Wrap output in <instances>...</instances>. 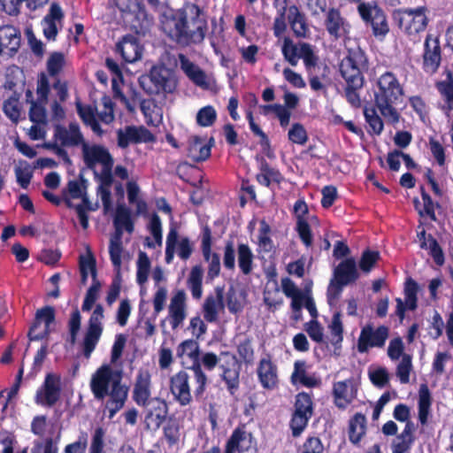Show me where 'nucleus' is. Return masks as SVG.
Returning <instances> with one entry per match:
<instances>
[{
	"label": "nucleus",
	"mask_w": 453,
	"mask_h": 453,
	"mask_svg": "<svg viewBox=\"0 0 453 453\" xmlns=\"http://www.w3.org/2000/svg\"><path fill=\"white\" fill-rule=\"evenodd\" d=\"M162 27L164 32L181 47L203 43L209 29L204 11L193 3L184 4Z\"/></svg>",
	"instance_id": "obj_1"
},
{
	"label": "nucleus",
	"mask_w": 453,
	"mask_h": 453,
	"mask_svg": "<svg viewBox=\"0 0 453 453\" xmlns=\"http://www.w3.org/2000/svg\"><path fill=\"white\" fill-rule=\"evenodd\" d=\"M122 373L113 370L110 365H104L99 367L92 375L90 388L98 400L109 396L105 409L109 411V418L123 408L128 393V388L121 383Z\"/></svg>",
	"instance_id": "obj_2"
},
{
	"label": "nucleus",
	"mask_w": 453,
	"mask_h": 453,
	"mask_svg": "<svg viewBox=\"0 0 453 453\" xmlns=\"http://www.w3.org/2000/svg\"><path fill=\"white\" fill-rule=\"evenodd\" d=\"M374 94L375 104L387 123L395 125L400 120L396 105L403 94L396 77L390 72L380 76Z\"/></svg>",
	"instance_id": "obj_3"
},
{
	"label": "nucleus",
	"mask_w": 453,
	"mask_h": 453,
	"mask_svg": "<svg viewBox=\"0 0 453 453\" xmlns=\"http://www.w3.org/2000/svg\"><path fill=\"white\" fill-rule=\"evenodd\" d=\"M366 65L365 53L359 49L349 50L340 65V72L347 83L345 96L348 102L354 107H359L361 100L357 90L363 87L362 70Z\"/></svg>",
	"instance_id": "obj_4"
},
{
	"label": "nucleus",
	"mask_w": 453,
	"mask_h": 453,
	"mask_svg": "<svg viewBox=\"0 0 453 453\" xmlns=\"http://www.w3.org/2000/svg\"><path fill=\"white\" fill-rule=\"evenodd\" d=\"M190 372L191 374L180 371L170 378V391L173 399L181 406H187L192 402L191 382H195L194 395L196 398L202 397L207 383V377L200 365H194Z\"/></svg>",
	"instance_id": "obj_5"
},
{
	"label": "nucleus",
	"mask_w": 453,
	"mask_h": 453,
	"mask_svg": "<svg viewBox=\"0 0 453 453\" xmlns=\"http://www.w3.org/2000/svg\"><path fill=\"white\" fill-rule=\"evenodd\" d=\"M50 93V82L47 75L41 73L37 78V101H30V139L42 140L45 138L49 129V120L46 113V104Z\"/></svg>",
	"instance_id": "obj_6"
},
{
	"label": "nucleus",
	"mask_w": 453,
	"mask_h": 453,
	"mask_svg": "<svg viewBox=\"0 0 453 453\" xmlns=\"http://www.w3.org/2000/svg\"><path fill=\"white\" fill-rule=\"evenodd\" d=\"M139 83L148 94L173 93L177 86L173 75L164 66L152 67L149 74L140 77Z\"/></svg>",
	"instance_id": "obj_7"
},
{
	"label": "nucleus",
	"mask_w": 453,
	"mask_h": 453,
	"mask_svg": "<svg viewBox=\"0 0 453 453\" xmlns=\"http://www.w3.org/2000/svg\"><path fill=\"white\" fill-rule=\"evenodd\" d=\"M61 377L54 372H48L41 387L35 395V403L46 407H53L61 398Z\"/></svg>",
	"instance_id": "obj_8"
},
{
	"label": "nucleus",
	"mask_w": 453,
	"mask_h": 453,
	"mask_svg": "<svg viewBox=\"0 0 453 453\" xmlns=\"http://www.w3.org/2000/svg\"><path fill=\"white\" fill-rule=\"evenodd\" d=\"M104 308L101 304H97L88 319V325L81 343L83 355L87 358L91 356L101 338L104 329Z\"/></svg>",
	"instance_id": "obj_9"
},
{
	"label": "nucleus",
	"mask_w": 453,
	"mask_h": 453,
	"mask_svg": "<svg viewBox=\"0 0 453 453\" xmlns=\"http://www.w3.org/2000/svg\"><path fill=\"white\" fill-rule=\"evenodd\" d=\"M313 413V403L309 394L302 392L297 394L295 403L290 427L294 436H299L307 426L309 419Z\"/></svg>",
	"instance_id": "obj_10"
},
{
	"label": "nucleus",
	"mask_w": 453,
	"mask_h": 453,
	"mask_svg": "<svg viewBox=\"0 0 453 453\" xmlns=\"http://www.w3.org/2000/svg\"><path fill=\"white\" fill-rule=\"evenodd\" d=\"M188 296L183 289L174 291L167 306L166 320L173 330H177L183 325L188 316Z\"/></svg>",
	"instance_id": "obj_11"
},
{
	"label": "nucleus",
	"mask_w": 453,
	"mask_h": 453,
	"mask_svg": "<svg viewBox=\"0 0 453 453\" xmlns=\"http://www.w3.org/2000/svg\"><path fill=\"white\" fill-rule=\"evenodd\" d=\"M144 407L145 427L150 431L157 430L168 413L167 403L159 397H153L150 401L142 404Z\"/></svg>",
	"instance_id": "obj_12"
},
{
	"label": "nucleus",
	"mask_w": 453,
	"mask_h": 453,
	"mask_svg": "<svg viewBox=\"0 0 453 453\" xmlns=\"http://www.w3.org/2000/svg\"><path fill=\"white\" fill-rule=\"evenodd\" d=\"M55 143L63 147H82L86 142L81 127L77 122H70L67 126L56 125L54 127Z\"/></svg>",
	"instance_id": "obj_13"
},
{
	"label": "nucleus",
	"mask_w": 453,
	"mask_h": 453,
	"mask_svg": "<svg viewBox=\"0 0 453 453\" xmlns=\"http://www.w3.org/2000/svg\"><path fill=\"white\" fill-rule=\"evenodd\" d=\"M388 337V328L380 326L374 329L371 325L362 328L357 341V349L360 353L366 352L370 348L383 347Z\"/></svg>",
	"instance_id": "obj_14"
},
{
	"label": "nucleus",
	"mask_w": 453,
	"mask_h": 453,
	"mask_svg": "<svg viewBox=\"0 0 453 453\" xmlns=\"http://www.w3.org/2000/svg\"><path fill=\"white\" fill-rule=\"evenodd\" d=\"M395 18L398 20L400 27L409 35L423 31L427 25V19L422 8L406 9L399 12Z\"/></svg>",
	"instance_id": "obj_15"
},
{
	"label": "nucleus",
	"mask_w": 453,
	"mask_h": 453,
	"mask_svg": "<svg viewBox=\"0 0 453 453\" xmlns=\"http://www.w3.org/2000/svg\"><path fill=\"white\" fill-rule=\"evenodd\" d=\"M178 231L175 227H171L166 237L165 262L172 263L175 250H177L179 257L187 260L193 252V245L188 237L178 240Z\"/></svg>",
	"instance_id": "obj_16"
},
{
	"label": "nucleus",
	"mask_w": 453,
	"mask_h": 453,
	"mask_svg": "<svg viewBox=\"0 0 453 453\" xmlns=\"http://www.w3.org/2000/svg\"><path fill=\"white\" fill-rule=\"evenodd\" d=\"M55 320V310L51 306H44L38 309L35 314V319L30 326V341L41 340L48 336L50 326Z\"/></svg>",
	"instance_id": "obj_17"
},
{
	"label": "nucleus",
	"mask_w": 453,
	"mask_h": 453,
	"mask_svg": "<svg viewBox=\"0 0 453 453\" xmlns=\"http://www.w3.org/2000/svg\"><path fill=\"white\" fill-rule=\"evenodd\" d=\"M324 26L330 36L339 39L347 36L351 26L339 8L331 7L325 13Z\"/></svg>",
	"instance_id": "obj_18"
},
{
	"label": "nucleus",
	"mask_w": 453,
	"mask_h": 453,
	"mask_svg": "<svg viewBox=\"0 0 453 453\" xmlns=\"http://www.w3.org/2000/svg\"><path fill=\"white\" fill-rule=\"evenodd\" d=\"M81 151L83 161L89 169H94L97 164L104 167L114 162L109 150L102 145L89 144L86 142L81 147Z\"/></svg>",
	"instance_id": "obj_19"
},
{
	"label": "nucleus",
	"mask_w": 453,
	"mask_h": 453,
	"mask_svg": "<svg viewBox=\"0 0 453 453\" xmlns=\"http://www.w3.org/2000/svg\"><path fill=\"white\" fill-rule=\"evenodd\" d=\"M118 145L125 149L130 143L148 142L154 140L153 134L144 127L128 126L117 131Z\"/></svg>",
	"instance_id": "obj_20"
},
{
	"label": "nucleus",
	"mask_w": 453,
	"mask_h": 453,
	"mask_svg": "<svg viewBox=\"0 0 453 453\" xmlns=\"http://www.w3.org/2000/svg\"><path fill=\"white\" fill-rule=\"evenodd\" d=\"M358 12L365 21L371 24L375 35H385L388 32L386 16L380 9L362 4L358 5Z\"/></svg>",
	"instance_id": "obj_21"
},
{
	"label": "nucleus",
	"mask_w": 453,
	"mask_h": 453,
	"mask_svg": "<svg viewBox=\"0 0 453 453\" xmlns=\"http://www.w3.org/2000/svg\"><path fill=\"white\" fill-rule=\"evenodd\" d=\"M225 309L224 289L217 287L214 295H210L203 304V318L207 322L213 323L219 319V313Z\"/></svg>",
	"instance_id": "obj_22"
},
{
	"label": "nucleus",
	"mask_w": 453,
	"mask_h": 453,
	"mask_svg": "<svg viewBox=\"0 0 453 453\" xmlns=\"http://www.w3.org/2000/svg\"><path fill=\"white\" fill-rule=\"evenodd\" d=\"M424 68L428 73H434L441 63V47L439 39L427 35L425 41Z\"/></svg>",
	"instance_id": "obj_23"
},
{
	"label": "nucleus",
	"mask_w": 453,
	"mask_h": 453,
	"mask_svg": "<svg viewBox=\"0 0 453 453\" xmlns=\"http://www.w3.org/2000/svg\"><path fill=\"white\" fill-rule=\"evenodd\" d=\"M150 374L147 370H139L133 389V399L137 405L145 404L151 400Z\"/></svg>",
	"instance_id": "obj_24"
},
{
	"label": "nucleus",
	"mask_w": 453,
	"mask_h": 453,
	"mask_svg": "<svg viewBox=\"0 0 453 453\" xmlns=\"http://www.w3.org/2000/svg\"><path fill=\"white\" fill-rule=\"evenodd\" d=\"M178 58L180 68L194 84L203 88H209L210 84L206 73L196 64L183 54H179Z\"/></svg>",
	"instance_id": "obj_25"
},
{
	"label": "nucleus",
	"mask_w": 453,
	"mask_h": 453,
	"mask_svg": "<svg viewBox=\"0 0 453 453\" xmlns=\"http://www.w3.org/2000/svg\"><path fill=\"white\" fill-rule=\"evenodd\" d=\"M419 290L418 283L409 278L405 281L404 294H405V303L401 298H396V315L403 319L404 317L405 307L410 310H415L417 307V294Z\"/></svg>",
	"instance_id": "obj_26"
},
{
	"label": "nucleus",
	"mask_w": 453,
	"mask_h": 453,
	"mask_svg": "<svg viewBox=\"0 0 453 453\" xmlns=\"http://www.w3.org/2000/svg\"><path fill=\"white\" fill-rule=\"evenodd\" d=\"M334 403L339 408H345L356 397L357 388L352 380L338 381L334 384Z\"/></svg>",
	"instance_id": "obj_27"
},
{
	"label": "nucleus",
	"mask_w": 453,
	"mask_h": 453,
	"mask_svg": "<svg viewBox=\"0 0 453 453\" xmlns=\"http://www.w3.org/2000/svg\"><path fill=\"white\" fill-rule=\"evenodd\" d=\"M294 211L297 218L296 230L302 242L307 246L312 243V236L309 224L303 219L304 215L308 212V206L303 200H298L294 205Z\"/></svg>",
	"instance_id": "obj_28"
},
{
	"label": "nucleus",
	"mask_w": 453,
	"mask_h": 453,
	"mask_svg": "<svg viewBox=\"0 0 453 453\" xmlns=\"http://www.w3.org/2000/svg\"><path fill=\"white\" fill-rule=\"evenodd\" d=\"M20 46V36L12 26L0 27V54L12 55Z\"/></svg>",
	"instance_id": "obj_29"
},
{
	"label": "nucleus",
	"mask_w": 453,
	"mask_h": 453,
	"mask_svg": "<svg viewBox=\"0 0 453 453\" xmlns=\"http://www.w3.org/2000/svg\"><path fill=\"white\" fill-rule=\"evenodd\" d=\"M257 376L264 388L273 389L278 384L277 367L270 359L263 358L257 366Z\"/></svg>",
	"instance_id": "obj_30"
},
{
	"label": "nucleus",
	"mask_w": 453,
	"mask_h": 453,
	"mask_svg": "<svg viewBox=\"0 0 453 453\" xmlns=\"http://www.w3.org/2000/svg\"><path fill=\"white\" fill-rule=\"evenodd\" d=\"M211 147L205 139L191 136L188 142L187 156L194 162L204 161L211 156Z\"/></svg>",
	"instance_id": "obj_31"
},
{
	"label": "nucleus",
	"mask_w": 453,
	"mask_h": 453,
	"mask_svg": "<svg viewBox=\"0 0 453 453\" xmlns=\"http://www.w3.org/2000/svg\"><path fill=\"white\" fill-rule=\"evenodd\" d=\"M64 17L61 7L58 4H52L49 13L42 19L43 35L50 41H55L58 33L56 21H60Z\"/></svg>",
	"instance_id": "obj_32"
},
{
	"label": "nucleus",
	"mask_w": 453,
	"mask_h": 453,
	"mask_svg": "<svg viewBox=\"0 0 453 453\" xmlns=\"http://www.w3.org/2000/svg\"><path fill=\"white\" fill-rule=\"evenodd\" d=\"M251 434L242 428L234 430L228 439L225 453H234L235 451H244L251 446Z\"/></svg>",
	"instance_id": "obj_33"
},
{
	"label": "nucleus",
	"mask_w": 453,
	"mask_h": 453,
	"mask_svg": "<svg viewBox=\"0 0 453 453\" xmlns=\"http://www.w3.org/2000/svg\"><path fill=\"white\" fill-rule=\"evenodd\" d=\"M118 48L123 58L128 63H134L142 58V47L134 36L124 37Z\"/></svg>",
	"instance_id": "obj_34"
},
{
	"label": "nucleus",
	"mask_w": 453,
	"mask_h": 453,
	"mask_svg": "<svg viewBox=\"0 0 453 453\" xmlns=\"http://www.w3.org/2000/svg\"><path fill=\"white\" fill-rule=\"evenodd\" d=\"M413 431L414 425L407 422L403 431L393 441L392 453H405L411 448L414 441Z\"/></svg>",
	"instance_id": "obj_35"
},
{
	"label": "nucleus",
	"mask_w": 453,
	"mask_h": 453,
	"mask_svg": "<svg viewBox=\"0 0 453 453\" xmlns=\"http://www.w3.org/2000/svg\"><path fill=\"white\" fill-rule=\"evenodd\" d=\"M291 380L294 384L301 383L307 388L319 387L321 383L320 379L314 375H309L306 372L305 362L296 361L294 365V372L291 375Z\"/></svg>",
	"instance_id": "obj_36"
},
{
	"label": "nucleus",
	"mask_w": 453,
	"mask_h": 453,
	"mask_svg": "<svg viewBox=\"0 0 453 453\" xmlns=\"http://www.w3.org/2000/svg\"><path fill=\"white\" fill-rule=\"evenodd\" d=\"M335 278L342 284H349L358 278L356 261L353 258H348L342 261L335 269Z\"/></svg>",
	"instance_id": "obj_37"
},
{
	"label": "nucleus",
	"mask_w": 453,
	"mask_h": 453,
	"mask_svg": "<svg viewBox=\"0 0 453 453\" xmlns=\"http://www.w3.org/2000/svg\"><path fill=\"white\" fill-rule=\"evenodd\" d=\"M76 110L85 125L88 126L96 134H103L104 131L96 119V109L93 106L82 105L81 102H76Z\"/></svg>",
	"instance_id": "obj_38"
},
{
	"label": "nucleus",
	"mask_w": 453,
	"mask_h": 453,
	"mask_svg": "<svg viewBox=\"0 0 453 453\" xmlns=\"http://www.w3.org/2000/svg\"><path fill=\"white\" fill-rule=\"evenodd\" d=\"M203 269L200 265L192 267L188 275L187 284L195 299H200L203 295Z\"/></svg>",
	"instance_id": "obj_39"
},
{
	"label": "nucleus",
	"mask_w": 453,
	"mask_h": 453,
	"mask_svg": "<svg viewBox=\"0 0 453 453\" xmlns=\"http://www.w3.org/2000/svg\"><path fill=\"white\" fill-rule=\"evenodd\" d=\"M288 21L296 36H306L308 27L305 23L303 15L300 12L296 5H291L288 8Z\"/></svg>",
	"instance_id": "obj_40"
},
{
	"label": "nucleus",
	"mask_w": 453,
	"mask_h": 453,
	"mask_svg": "<svg viewBox=\"0 0 453 453\" xmlns=\"http://www.w3.org/2000/svg\"><path fill=\"white\" fill-rule=\"evenodd\" d=\"M228 365V367L222 365V376L231 394H234V391L237 389L239 386V365L234 357H230Z\"/></svg>",
	"instance_id": "obj_41"
},
{
	"label": "nucleus",
	"mask_w": 453,
	"mask_h": 453,
	"mask_svg": "<svg viewBox=\"0 0 453 453\" xmlns=\"http://www.w3.org/2000/svg\"><path fill=\"white\" fill-rule=\"evenodd\" d=\"M366 418L365 415L357 413L349 421V437L352 443L360 441L365 434Z\"/></svg>",
	"instance_id": "obj_42"
},
{
	"label": "nucleus",
	"mask_w": 453,
	"mask_h": 453,
	"mask_svg": "<svg viewBox=\"0 0 453 453\" xmlns=\"http://www.w3.org/2000/svg\"><path fill=\"white\" fill-rule=\"evenodd\" d=\"M431 406V395L426 385L422 384L418 392V419L422 425L427 421Z\"/></svg>",
	"instance_id": "obj_43"
},
{
	"label": "nucleus",
	"mask_w": 453,
	"mask_h": 453,
	"mask_svg": "<svg viewBox=\"0 0 453 453\" xmlns=\"http://www.w3.org/2000/svg\"><path fill=\"white\" fill-rule=\"evenodd\" d=\"M238 265L243 274L248 275L253 270V253L247 244L238 246Z\"/></svg>",
	"instance_id": "obj_44"
},
{
	"label": "nucleus",
	"mask_w": 453,
	"mask_h": 453,
	"mask_svg": "<svg viewBox=\"0 0 453 453\" xmlns=\"http://www.w3.org/2000/svg\"><path fill=\"white\" fill-rule=\"evenodd\" d=\"M113 225L125 227V231L128 234H132L134 232V223L131 219V211L124 204L117 206L113 219Z\"/></svg>",
	"instance_id": "obj_45"
},
{
	"label": "nucleus",
	"mask_w": 453,
	"mask_h": 453,
	"mask_svg": "<svg viewBox=\"0 0 453 453\" xmlns=\"http://www.w3.org/2000/svg\"><path fill=\"white\" fill-rule=\"evenodd\" d=\"M105 431L103 427H96L90 439L88 453H107L105 443Z\"/></svg>",
	"instance_id": "obj_46"
},
{
	"label": "nucleus",
	"mask_w": 453,
	"mask_h": 453,
	"mask_svg": "<svg viewBox=\"0 0 453 453\" xmlns=\"http://www.w3.org/2000/svg\"><path fill=\"white\" fill-rule=\"evenodd\" d=\"M301 42L294 44L293 42L285 38L282 45V54L284 58L293 66H296L299 60Z\"/></svg>",
	"instance_id": "obj_47"
},
{
	"label": "nucleus",
	"mask_w": 453,
	"mask_h": 453,
	"mask_svg": "<svg viewBox=\"0 0 453 453\" xmlns=\"http://www.w3.org/2000/svg\"><path fill=\"white\" fill-rule=\"evenodd\" d=\"M65 63V55L59 51L50 54L47 60V70L50 75L55 76L60 73Z\"/></svg>",
	"instance_id": "obj_48"
},
{
	"label": "nucleus",
	"mask_w": 453,
	"mask_h": 453,
	"mask_svg": "<svg viewBox=\"0 0 453 453\" xmlns=\"http://www.w3.org/2000/svg\"><path fill=\"white\" fill-rule=\"evenodd\" d=\"M80 270L81 276V283L85 285L88 280V277L91 274L93 278V282L96 280V264L93 257H81L80 261Z\"/></svg>",
	"instance_id": "obj_49"
},
{
	"label": "nucleus",
	"mask_w": 453,
	"mask_h": 453,
	"mask_svg": "<svg viewBox=\"0 0 453 453\" xmlns=\"http://www.w3.org/2000/svg\"><path fill=\"white\" fill-rule=\"evenodd\" d=\"M150 268V261L145 252L141 251L137 260V282L140 285L145 283Z\"/></svg>",
	"instance_id": "obj_50"
},
{
	"label": "nucleus",
	"mask_w": 453,
	"mask_h": 453,
	"mask_svg": "<svg viewBox=\"0 0 453 453\" xmlns=\"http://www.w3.org/2000/svg\"><path fill=\"white\" fill-rule=\"evenodd\" d=\"M364 115L366 122L369 124L372 131L380 134L383 131V122L381 118L377 114V111L374 108H367L364 109Z\"/></svg>",
	"instance_id": "obj_51"
},
{
	"label": "nucleus",
	"mask_w": 453,
	"mask_h": 453,
	"mask_svg": "<svg viewBox=\"0 0 453 453\" xmlns=\"http://www.w3.org/2000/svg\"><path fill=\"white\" fill-rule=\"evenodd\" d=\"M411 369V357L410 355H403V358H401L396 368V376L399 378L401 383L406 384L409 382Z\"/></svg>",
	"instance_id": "obj_52"
},
{
	"label": "nucleus",
	"mask_w": 453,
	"mask_h": 453,
	"mask_svg": "<svg viewBox=\"0 0 453 453\" xmlns=\"http://www.w3.org/2000/svg\"><path fill=\"white\" fill-rule=\"evenodd\" d=\"M217 113L212 106L201 108L196 114V122L201 127H210L216 120Z\"/></svg>",
	"instance_id": "obj_53"
},
{
	"label": "nucleus",
	"mask_w": 453,
	"mask_h": 453,
	"mask_svg": "<svg viewBox=\"0 0 453 453\" xmlns=\"http://www.w3.org/2000/svg\"><path fill=\"white\" fill-rule=\"evenodd\" d=\"M237 351L240 357L246 363H251L254 359V349L250 338L244 337L237 344Z\"/></svg>",
	"instance_id": "obj_54"
},
{
	"label": "nucleus",
	"mask_w": 453,
	"mask_h": 453,
	"mask_svg": "<svg viewBox=\"0 0 453 453\" xmlns=\"http://www.w3.org/2000/svg\"><path fill=\"white\" fill-rule=\"evenodd\" d=\"M199 345L195 340H187L180 344L177 349L179 357L187 356L191 359L198 357Z\"/></svg>",
	"instance_id": "obj_55"
},
{
	"label": "nucleus",
	"mask_w": 453,
	"mask_h": 453,
	"mask_svg": "<svg viewBox=\"0 0 453 453\" xmlns=\"http://www.w3.org/2000/svg\"><path fill=\"white\" fill-rule=\"evenodd\" d=\"M168 296V290L164 286L157 287L152 299L154 314L158 315L165 307V303Z\"/></svg>",
	"instance_id": "obj_56"
},
{
	"label": "nucleus",
	"mask_w": 453,
	"mask_h": 453,
	"mask_svg": "<svg viewBox=\"0 0 453 453\" xmlns=\"http://www.w3.org/2000/svg\"><path fill=\"white\" fill-rule=\"evenodd\" d=\"M67 189L72 198H82V204L86 205L87 210H95L87 196L83 193L81 185L77 180H70L67 185Z\"/></svg>",
	"instance_id": "obj_57"
},
{
	"label": "nucleus",
	"mask_w": 453,
	"mask_h": 453,
	"mask_svg": "<svg viewBox=\"0 0 453 453\" xmlns=\"http://www.w3.org/2000/svg\"><path fill=\"white\" fill-rule=\"evenodd\" d=\"M329 329L334 337L332 343L334 345L341 343L342 341L343 326L341 319V314L339 312L334 314L329 325Z\"/></svg>",
	"instance_id": "obj_58"
},
{
	"label": "nucleus",
	"mask_w": 453,
	"mask_h": 453,
	"mask_svg": "<svg viewBox=\"0 0 453 453\" xmlns=\"http://www.w3.org/2000/svg\"><path fill=\"white\" fill-rule=\"evenodd\" d=\"M3 110L5 115L14 122H17L20 116L19 102L15 97H10L4 101Z\"/></svg>",
	"instance_id": "obj_59"
},
{
	"label": "nucleus",
	"mask_w": 453,
	"mask_h": 453,
	"mask_svg": "<svg viewBox=\"0 0 453 453\" xmlns=\"http://www.w3.org/2000/svg\"><path fill=\"white\" fill-rule=\"evenodd\" d=\"M100 288V282L98 280H95V282H93V284L88 289L81 307L83 311H88L92 309L95 302L98 297Z\"/></svg>",
	"instance_id": "obj_60"
},
{
	"label": "nucleus",
	"mask_w": 453,
	"mask_h": 453,
	"mask_svg": "<svg viewBox=\"0 0 453 453\" xmlns=\"http://www.w3.org/2000/svg\"><path fill=\"white\" fill-rule=\"evenodd\" d=\"M299 58H303L307 70L315 67L318 58L315 56L312 47L306 42H301Z\"/></svg>",
	"instance_id": "obj_61"
},
{
	"label": "nucleus",
	"mask_w": 453,
	"mask_h": 453,
	"mask_svg": "<svg viewBox=\"0 0 453 453\" xmlns=\"http://www.w3.org/2000/svg\"><path fill=\"white\" fill-rule=\"evenodd\" d=\"M288 139L296 144L303 145L306 143L308 140L307 133L304 127L299 124L296 123L292 126V127L288 131Z\"/></svg>",
	"instance_id": "obj_62"
},
{
	"label": "nucleus",
	"mask_w": 453,
	"mask_h": 453,
	"mask_svg": "<svg viewBox=\"0 0 453 453\" xmlns=\"http://www.w3.org/2000/svg\"><path fill=\"white\" fill-rule=\"evenodd\" d=\"M380 258V253L377 251L365 250L363 252L359 261V267L364 273H369L375 263Z\"/></svg>",
	"instance_id": "obj_63"
},
{
	"label": "nucleus",
	"mask_w": 453,
	"mask_h": 453,
	"mask_svg": "<svg viewBox=\"0 0 453 453\" xmlns=\"http://www.w3.org/2000/svg\"><path fill=\"white\" fill-rule=\"evenodd\" d=\"M88 447V434L81 432L78 440L73 443L67 444L64 453H85Z\"/></svg>",
	"instance_id": "obj_64"
}]
</instances>
